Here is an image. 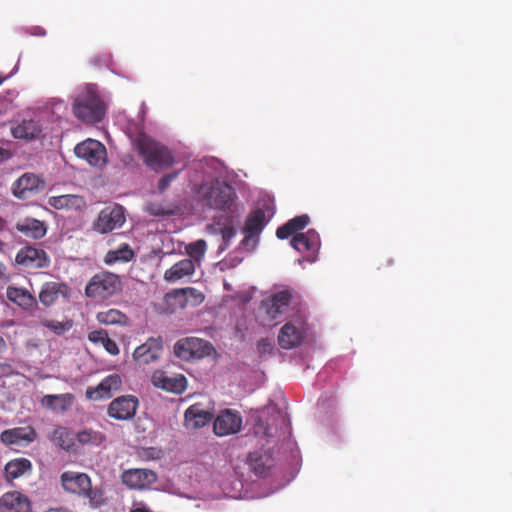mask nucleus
<instances>
[{"label": "nucleus", "instance_id": "4be33fe9", "mask_svg": "<svg viewBox=\"0 0 512 512\" xmlns=\"http://www.w3.org/2000/svg\"><path fill=\"white\" fill-rule=\"evenodd\" d=\"M42 132L41 125L33 119H22L11 127V134L15 139L26 141L36 140Z\"/></svg>", "mask_w": 512, "mask_h": 512}, {"label": "nucleus", "instance_id": "2eb2a0df", "mask_svg": "<svg viewBox=\"0 0 512 512\" xmlns=\"http://www.w3.org/2000/svg\"><path fill=\"white\" fill-rule=\"evenodd\" d=\"M266 224L267 220L265 218V212L262 209H256L252 211L248 215L242 230L245 235L244 239L242 240V244L248 245L250 241L255 244L257 242L258 236L263 231Z\"/></svg>", "mask_w": 512, "mask_h": 512}, {"label": "nucleus", "instance_id": "39448f33", "mask_svg": "<svg viewBox=\"0 0 512 512\" xmlns=\"http://www.w3.org/2000/svg\"><path fill=\"white\" fill-rule=\"evenodd\" d=\"M212 350L213 347L208 341L197 337L180 339L174 345L175 355L185 361L208 356Z\"/></svg>", "mask_w": 512, "mask_h": 512}, {"label": "nucleus", "instance_id": "0eeeda50", "mask_svg": "<svg viewBox=\"0 0 512 512\" xmlns=\"http://www.w3.org/2000/svg\"><path fill=\"white\" fill-rule=\"evenodd\" d=\"M44 179L31 172L24 173L12 184V194L18 199H29L45 190Z\"/></svg>", "mask_w": 512, "mask_h": 512}, {"label": "nucleus", "instance_id": "37998d69", "mask_svg": "<svg viewBox=\"0 0 512 512\" xmlns=\"http://www.w3.org/2000/svg\"><path fill=\"white\" fill-rule=\"evenodd\" d=\"M178 173H169L162 176L158 182L159 192H164L171 184V182L177 177Z\"/></svg>", "mask_w": 512, "mask_h": 512}, {"label": "nucleus", "instance_id": "8fccbe9b", "mask_svg": "<svg viewBox=\"0 0 512 512\" xmlns=\"http://www.w3.org/2000/svg\"><path fill=\"white\" fill-rule=\"evenodd\" d=\"M6 348V343L3 337L0 335V353Z\"/></svg>", "mask_w": 512, "mask_h": 512}, {"label": "nucleus", "instance_id": "393cba45", "mask_svg": "<svg viewBox=\"0 0 512 512\" xmlns=\"http://www.w3.org/2000/svg\"><path fill=\"white\" fill-rule=\"evenodd\" d=\"M7 298L26 311H34L37 307L36 298L26 289L9 286L6 290Z\"/></svg>", "mask_w": 512, "mask_h": 512}, {"label": "nucleus", "instance_id": "4468645a", "mask_svg": "<svg viewBox=\"0 0 512 512\" xmlns=\"http://www.w3.org/2000/svg\"><path fill=\"white\" fill-rule=\"evenodd\" d=\"M121 479L123 484L130 489L142 490L155 483L157 475L150 469L134 468L125 470L121 475Z\"/></svg>", "mask_w": 512, "mask_h": 512}, {"label": "nucleus", "instance_id": "f03ea898", "mask_svg": "<svg viewBox=\"0 0 512 512\" xmlns=\"http://www.w3.org/2000/svg\"><path fill=\"white\" fill-rule=\"evenodd\" d=\"M136 147L144 163L155 171L169 168L174 163L171 151L147 135H139L136 139Z\"/></svg>", "mask_w": 512, "mask_h": 512}, {"label": "nucleus", "instance_id": "864d4df0", "mask_svg": "<svg viewBox=\"0 0 512 512\" xmlns=\"http://www.w3.org/2000/svg\"><path fill=\"white\" fill-rule=\"evenodd\" d=\"M6 267L0 263V279L4 276Z\"/></svg>", "mask_w": 512, "mask_h": 512}, {"label": "nucleus", "instance_id": "603ef678", "mask_svg": "<svg viewBox=\"0 0 512 512\" xmlns=\"http://www.w3.org/2000/svg\"><path fill=\"white\" fill-rule=\"evenodd\" d=\"M6 154L7 152L0 148V163L4 160Z\"/></svg>", "mask_w": 512, "mask_h": 512}, {"label": "nucleus", "instance_id": "9b49d317", "mask_svg": "<svg viewBox=\"0 0 512 512\" xmlns=\"http://www.w3.org/2000/svg\"><path fill=\"white\" fill-rule=\"evenodd\" d=\"M241 427L242 416L238 411L232 409L220 411L213 423V431L220 437L236 434Z\"/></svg>", "mask_w": 512, "mask_h": 512}, {"label": "nucleus", "instance_id": "c9c22d12", "mask_svg": "<svg viewBox=\"0 0 512 512\" xmlns=\"http://www.w3.org/2000/svg\"><path fill=\"white\" fill-rule=\"evenodd\" d=\"M50 440L66 451H70L74 446L73 437L71 436L70 431L62 426H58L53 430Z\"/></svg>", "mask_w": 512, "mask_h": 512}, {"label": "nucleus", "instance_id": "a878e982", "mask_svg": "<svg viewBox=\"0 0 512 512\" xmlns=\"http://www.w3.org/2000/svg\"><path fill=\"white\" fill-rule=\"evenodd\" d=\"M18 232L24 236L38 240L46 235L47 227L43 221L34 218H25L15 225Z\"/></svg>", "mask_w": 512, "mask_h": 512}, {"label": "nucleus", "instance_id": "a211bd4d", "mask_svg": "<svg viewBox=\"0 0 512 512\" xmlns=\"http://www.w3.org/2000/svg\"><path fill=\"white\" fill-rule=\"evenodd\" d=\"M121 385V377L118 374H110L96 388H88L86 396L93 400L111 398L113 393L121 388Z\"/></svg>", "mask_w": 512, "mask_h": 512}, {"label": "nucleus", "instance_id": "cd10ccee", "mask_svg": "<svg viewBox=\"0 0 512 512\" xmlns=\"http://www.w3.org/2000/svg\"><path fill=\"white\" fill-rule=\"evenodd\" d=\"M73 401L74 395L71 393L47 394L42 397L41 405L52 411L65 412L71 408Z\"/></svg>", "mask_w": 512, "mask_h": 512}, {"label": "nucleus", "instance_id": "5fc2aeb1", "mask_svg": "<svg viewBox=\"0 0 512 512\" xmlns=\"http://www.w3.org/2000/svg\"><path fill=\"white\" fill-rule=\"evenodd\" d=\"M6 79H7V77H6V76H2V75L0 74V85H1V84H2Z\"/></svg>", "mask_w": 512, "mask_h": 512}, {"label": "nucleus", "instance_id": "ea45409f", "mask_svg": "<svg viewBox=\"0 0 512 512\" xmlns=\"http://www.w3.org/2000/svg\"><path fill=\"white\" fill-rule=\"evenodd\" d=\"M41 324L42 326L46 327L47 329L51 330L57 335L64 334L72 327L71 321L60 322L56 320H43Z\"/></svg>", "mask_w": 512, "mask_h": 512}, {"label": "nucleus", "instance_id": "3c124183", "mask_svg": "<svg viewBox=\"0 0 512 512\" xmlns=\"http://www.w3.org/2000/svg\"><path fill=\"white\" fill-rule=\"evenodd\" d=\"M6 226V221L4 218L0 217V231H3Z\"/></svg>", "mask_w": 512, "mask_h": 512}, {"label": "nucleus", "instance_id": "aec40b11", "mask_svg": "<svg viewBox=\"0 0 512 512\" xmlns=\"http://www.w3.org/2000/svg\"><path fill=\"white\" fill-rule=\"evenodd\" d=\"M292 295L288 290H282L273 294L269 299L262 302V307L271 319H276L284 314L291 302Z\"/></svg>", "mask_w": 512, "mask_h": 512}, {"label": "nucleus", "instance_id": "6e6d98bb", "mask_svg": "<svg viewBox=\"0 0 512 512\" xmlns=\"http://www.w3.org/2000/svg\"><path fill=\"white\" fill-rule=\"evenodd\" d=\"M3 247V242L0 240V250L2 249Z\"/></svg>", "mask_w": 512, "mask_h": 512}, {"label": "nucleus", "instance_id": "7c9ffc66", "mask_svg": "<svg viewBox=\"0 0 512 512\" xmlns=\"http://www.w3.org/2000/svg\"><path fill=\"white\" fill-rule=\"evenodd\" d=\"M48 204L54 209H75L81 210L85 206L83 197L73 194H65L59 196H51Z\"/></svg>", "mask_w": 512, "mask_h": 512}, {"label": "nucleus", "instance_id": "7ed1b4c3", "mask_svg": "<svg viewBox=\"0 0 512 512\" xmlns=\"http://www.w3.org/2000/svg\"><path fill=\"white\" fill-rule=\"evenodd\" d=\"M199 193L210 208L232 211L236 195L230 185L218 180L211 181L201 185Z\"/></svg>", "mask_w": 512, "mask_h": 512}, {"label": "nucleus", "instance_id": "a19ab883", "mask_svg": "<svg viewBox=\"0 0 512 512\" xmlns=\"http://www.w3.org/2000/svg\"><path fill=\"white\" fill-rule=\"evenodd\" d=\"M89 500V503L92 507L98 508L104 503L103 493L100 489L92 488L90 484L89 489L84 491L81 495Z\"/></svg>", "mask_w": 512, "mask_h": 512}, {"label": "nucleus", "instance_id": "f8f14e48", "mask_svg": "<svg viewBox=\"0 0 512 512\" xmlns=\"http://www.w3.org/2000/svg\"><path fill=\"white\" fill-rule=\"evenodd\" d=\"M151 383L156 388L177 395L182 394L187 388V379L184 375L168 376L162 370H156L152 373Z\"/></svg>", "mask_w": 512, "mask_h": 512}, {"label": "nucleus", "instance_id": "20e7f679", "mask_svg": "<svg viewBox=\"0 0 512 512\" xmlns=\"http://www.w3.org/2000/svg\"><path fill=\"white\" fill-rule=\"evenodd\" d=\"M122 290L120 277L112 272L101 271L91 277L85 287V294L89 298L106 300Z\"/></svg>", "mask_w": 512, "mask_h": 512}, {"label": "nucleus", "instance_id": "79ce46f5", "mask_svg": "<svg viewBox=\"0 0 512 512\" xmlns=\"http://www.w3.org/2000/svg\"><path fill=\"white\" fill-rule=\"evenodd\" d=\"M273 350H274V346L269 339L263 338L258 341L257 351L261 356L266 355V354H272Z\"/></svg>", "mask_w": 512, "mask_h": 512}, {"label": "nucleus", "instance_id": "5701e85b", "mask_svg": "<svg viewBox=\"0 0 512 512\" xmlns=\"http://www.w3.org/2000/svg\"><path fill=\"white\" fill-rule=\"evenodd\" d=\"M247 464L256 476L267 477L274 466V460L268 453L255 451L248 455Z\"/></svg>", "mask_w": 512, "mask_h": 512}, {"label": "nucleus", "instance_id": "e433bc0d", "mask_svg": "<svg viewBox=\"0 0 512 512\" xmlns=\"http://www.w3.org/2000/svg\"><path fill=\"white\" fill-rule=\"evenodd\" d=\"M76 439L82 445L99 446L106 440V437L100 431L84 429L76 434Z\"/></svg>", "mask_w": 512, "mask_h": 512}, {"label": "nucleus", "instance_id": "2f4dec72", "mask_svg": "<svg viewBox=\"0 0 512 512\" xmlns=\"http://www.w3.org/2000/svg\"><path fill=\"white\" fill-rule=\"evenodd\" d=\"M66 285L57 282H46L39 293V301L46 307L53 305L61 294H64Z\"/></svg>", "mask_w": 512, "mask_h": 512}, {"label": "nucleus", "instance_id": "f257e3e1", "mask_svg": "<svg viewBox=\"0 0 512 512\" xmlns=\"http://www.w3.org/2000/svg\"><path fill=\"white\" fill-rule=\"evenodd\" d=\"M105 111V103L93 85H87L74 99V115L83 122H100L105 116Z\"/></svg>", "mask_w": 512, "mask_h": 512}, {"label": "nucleus", "instance_id": "412c9836", "mask_svg": "<svg viewBox=\"0 0 512 512\" xmlns=\"http://www.w3.org/2000/svg\"><path fill=\"white\" fill-rule=\"evenodd\" d=\"M61 483L65 491L81 496L89 489L91 479L85 473L66 471L61 474Z\"/></svg>", "mask_w": 512, "mask_h": 512}, {"label": "nucleus", "instance_id": "09e8293b", "mask_svg": "<svg viewBox=\"0 0 512 512\" xmlns=\"http://www.w3.org/2000/svg\"><path fill=\"white\" fill-rule=\"evenodd\" d=\"M130 512H152V511H150L146 507H136V508L131 509Z\"/></svg>", "mask_w": 512, "mask_h": 512}, {"label": "nucleus", "instance_id": "6ab92c4d", "mask_svg": "<svg viewBox=\"0 0 512 512\" xmlns=\"http://www.w3.org/2000/svg\"><path fill=\"white\" fill-rule=\"evenodd\" d=\"M37 437V433L32 426L15 427L4 430L0 435V440L7 446L29 444Z\"/></svg>", "mask_w": 512, "mask_h": 512}, {"label": "nucleus", "instance_id": "ddd939ff", "mask_svg": "<svg viewBox=\"0 0 512 512\" xmlns=\"http://www.w3.org/2000/svg\"><path fill=\"white\" fill-rule=\"evenodd\" d=\"M138 404V399L135 396H120L108 405L107 414L116 420H129L134 417Z\"/></svg>", "mask_w": 512, "mask_h": 512}, {"label": "nucleus", "instance_id": "72a5a7b5", "mask_svg": "<svg viewBox=\"0 0 512 512\" xmlns=\"http://www.w3.org/2000/svg\"><path fill=\"white\" fill-rule=\"evenodd\" d=\"M88 340L94 345L103 346L104 349L111 355L115 356L119 354V348L117 343L108 336L107 331L100 329L91 331L88 334Z\"/></svg>", "mask_w": 512, "mask_h": 512}, {"label": "nucleus", "instance_id": "f3484780", "mask_svg": "<svg viewBox=\"0 0 512 512\" xmlns=\"http://www.w3.org/2000/svg\"><path fill=\"white\" fill-rule=\"evenodd\" d=\"M304 340V330L300 321L287 322L278 335V344L282 349L290 350L299 346Z\"/></svg>", "mask_w": 512, "mask_h": 512}, {"label": "nucleus", "instance_id": "bb28decb", "mask_svg": "<svg viewBox=\"0 0 512 512\" xmlns=\"http://www.w3.org/2000/svg\"><path fill=\"white\" fill-rule=\"evenodd\" d=\"M0 505L9 512H29V499L16 491L5 493L0 499Z\"/></svg>", "mask_w": 512, "mask_h": 512}, {"label": "nucleus", "instance_id": "423d86ee", "mask_svg": "<svg viewBox=\"0 0 512 512\" xmlns=\"http://www.w3.org/2000/svg\"><path fill=\"white\" fill-rule=\"evenodd\" d=\"M290 244L295 250L303 254V261L312 263L317 259L321 241L318 232L309 229L305 233H298L293 236Z\"/></svg>", "mask_w": 512, "mask_h": 512}, {"label": "nucleus", "instance_id": "473e14b6", "mask_svg": "<svg viewBox=\"0 0 512 512\" xmlns=\"http://www.w3.org/2000/svg\"><path fill=\"white\" fill-rule=\"evenodd\" d=\"M32 469V463L27 458H16L5 465V477L8 482L17 479Z\"/></svg>", "mask_w": 512, "mask_h": 512}, {"label": "nucleus", "instance_id": "b1692460", "mask_svg": "<svg viewBox=\"0 0 512 512\" xmlns=\"http://www.w3.org/2000/svg\"><path fill=\"white\" fill-rule=\"evenodd\" d=\"M187 427L198 429L204 427L212 420V413L202 408L201 404H193L184 414Z\"/></svg>", "mask_w": 512, "mask_h": 512}, {"label": "nucleus", "instance_id": "9d476101", "mask_svg": "<svg viewBox=\"0 0 512 512\" xmlns=\"http://www.w3.org/2000/svg\"><path fill=\"white\" fill-rule=\"evenodd\" d=\"M74 152L92 166L101 167L106 163V147L100 141L86 139L75 146Z\"/></svg>", "mask_w": 512, "mask_h": 512}, {"label": "nucleus", "instance_id": "de8ad7c7", "mask_svg": "<svg viewBox=\"0 0 512 512\" xmlns=\"http://www.w3.org/2000/svg\"><path fill=\"white\" fill-rule=\"evenodd\" d=\"M393 263H394L393 259H391V258H387V259L385 260V263H380V264H379L378 268H379V269H381V268H384V267H387V266L393 265Z\"/></svg>", "mask_w": 512, "mask_h": 512}, {"label": "nucleus", "instance_id": "49530a36", "mask_svg": "<svg viewBox=\"0 0 512 512\" xmlns=\"http://www.w3.org/2000/svg\"><path fill=\"white\" fill-rule=\"evenodd\" d=\"M12 373L11 365L7 363H0V377L7 376Z\"/></svg>", "mask_w": 512, "mask_h": 512}, {"label": "nucleus", "instance_id": "a18cd8bd", "mask_svg": "<svg viewBox=\"0 0 512 512\" xmlns=\"http://www.w3.org/2000/svg\"><path fill=\"white\" fill-rule=\"evenodd\" d=\"M29 33L33 36L43 37L46 35V30L41 26H32L29 28Z\"/></svg>", "mask_w": 512, "mask_h": 512}, {"label": "nucleus", "instance_id": "6e6552de", "mask_svg": "<svg viewBox=\"0 0 512 512\" xmlns=\"http://www.w3.org/2000/svg\"><path fill=\"white\" fill-rule=\"evenodd\" d=\"M125 222V210L119 204L106 206L98 214L94 229L102 234L120 228Z\"/></svg>", "mask_w": 512, "mask_h": 512}, {"label": "nucleus", "instance_id": "f704fd0d", "mask_svg": "<svg viewBox=\"0 0 512 512\" xmlns=\"http://www.w3.org/2000/svg\"><path fill=\"white\" fill-rule=\"evenodd\" d=\"M134 256L135 253L130 245L124 243L116 250H109L104 257V263L106 265H113L117 262L127 263L130 262Z\"/></svg>", "mask_w": 512, "mask_h": 512}, {"label": "nucleus", "instance_id": "c85d7f7f", "mask_svg": "<svg viewBox=\"0 0 512 512\" xmlns=\"http://www.w3.org/2000/svg\"><path fill=\"white\" fill-rule=\"evenodd\" d=\"M195 272V263L192 259L185 258L175 263L164 273V279L168 282H176L183 277L191 276Z\"/></svg>", "mask_w": 512, "mask_h": 512}, {"label": "nucleus", "instance_id": "dca6fc26", "mask_svg": "<svg viewBox=\"0 0 512 512\" xmlns=\"http://www.w3.org/2000/svg\"><path fill=\"white\" fill-rule=\"evenodd\" d=\"M162 350L163 343L161 338L151 337L134 350L133 358L141 365L149 364L159 359Z\"/></svg>", "mask_w": 512, "mask_h": 512}, {"label": "nucleus", "instance_id": "1a4fd4ad", "mask_svg": "<svg viewBox=\"0 0 512 512\" xmlns=\"http://www.w3.org/2000/svg\"><path fill=\"white\" fill-rule=\"evenodd\" d=\"M15 262L28 269H43L50 266V257L44 249L26 245L18 250Z\"/></svg>", "mask_w": 512, "mask_h": 512}, {"label": "nucleus", "instance_id": "58836bf2", "mask_svg": "<svg viewBox=\"0 0 512 512\" xmlns=\"http://www.w3.org/2000/svg\"><path fill=\"white\" fill-rule=\"evenodd\" d=\"M206 249V242L202 239L192 242L186 247L189 259L193 261H199L205 255Z\"/></svg>", "mask_w": 512, "mask_h": 512}, {"label": "nucleus", "instance_id": "c03bdc74", "mask_svg": "<svg viewBox=\"0 0 512 512\" xmlns=\"http://www.w3.org/2000/svg\"><path fill=\"white\" fill-rule=\"evenodd\" d=\"M222 238L225 242H228L235 236V230L231 226H226L221 230Z\"/></svg>", "mask_w": 512, "mask_h": 512}, {"label": "nucleus", "instance_id": "c756f323", "mask_svg": "<svg viewBox=\"0 0 512 512\" xmlns=\"http://www.w3.org/2000/svg\"><path fill=\"white\" fill-rule=\"evenodd\" d=\"M309 222L310 218L306 214L296 216L290 219L284 225L280 226L276 230V236L279 239H287L292 235L295 236L296 234L301 233L300 231H302L309 224Z\"/></svg>", "mask_w": 512, "mask_h": 512}, {"label": "nucleus", "instance_id": "4c0bfd02", "mask_svg": "<svg viewBox=\"0 0 512 512\" xmlns=\"http://www.w3.org/2000/svg\"><path fill=\"white\" fill-rule=\"evenodd\" d=\"M98 322L104 325L122 324L126 320V316L117 309H109L101 311L96 316Z\"/></svg>", "mask_w": 512, "mask_h": 512}]
</instances>
